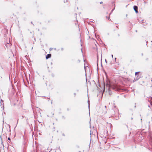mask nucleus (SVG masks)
<instances>
[{
	"label": "nucleus",
	"mask_w": 152,
	"mask_h": 152,
	"mask_svg": "<svg viewBox=\"0 0 152 152\" xmlns=\"http://www.w3.org/2000/svg\"><path fill=\"white\" fill-rule=\"evenodd\" d=\"M84 68H85V70H86V68H85V67H84ZM85 71H86V70H85Z\"/></svg>",
	"instance_id": "14"
},
{
	"label": "nucleus",
	"mask_w": 152,
	"mask_h": 152,
	"mask_svg": "<svg viewBox=\"0 0 152 152\" xmlns=\"http://www.w3.org/2000/svg\"><path fill=\"white\" fill-rule=\"evenodd\" d=\"M100 4H102V2H100Z\"/></svg>",
	"instance_id": "10"
},
{
	"label": "nucleus",
	"mask_w": 152,
	"mask_h": 152,
	"mask_svg": "<svg viewBox=\"0 0 152 152\" xmlns=\"http://www.w3.org/2000/svg\"><path fill=\"white\" fill-rule=\"evenodd\" d=\"M139 73V72H136L135 73V75H137V74H138V73Z\"/></svg>",
	"instance_id": "4"
},
{
	"label": "nucleus",
	"mask_w": 152,
	"mask_h": 152,
	"mask_svg": "<svg viewBox=\"0 0 152 152\" xmlns=\"http://www.w3.org/2000/svg\"><path fill=\"white\" fill-rule=\"evenodd\" d=\"M139 78V77L137 78V79H136L135 78L134 79V80L135 81H136V80H137Z\"/></svg>",
	"instance_id": "3"
},
{
	"label": "nucleus",
	"mask_w": 152,
	"mask_h": 152,
	"mask_svg": "<svg viewBox=\"0 0 152 152\" xmlns=\"http://www.w3.org/2000/svg\"><path fill=\"white\" fill-rule=\"evenodd\" d=\"M151 105L152 106V102H150Z\"/></svg>",
	"instance_id": "6"
},
{
	"label": "nucleus",
	"mask_w": 152,
	"mask_h": 152,
	"mask_svg": "<svg viewBox=\"0 0 152 152\" xmlns=\"http://www.w3.org/2000/svg\"><path fill=\"white\" fill-rule=\"evenodd\" d=\"M88 102H89V101H88V107H89V104L88 103Z\"/></svg>",
	"instance_id": "7"
},
{
	"label": "nucleus",
	"mask_w": 152,
	"mask_h": 152,
	"mask_svg": "<svg viewBox=\"0 0 152 152\" xmlns=\"http://www.w3.org/2000/svg\"><path fill=\"white\" fill-rule=\"evenodd\" d=\"M133 8L135 12L136 13H138V11L137 10L138 7L136 6H134L133 7Z\"/></svg>",
	"instance_id": "1"
},
{
	"label": "nucleus",
	"mask_w": 152,
	"mask_h": 152,
	"mask_svg": "<svg viewBox=\"0 0 152 152\" xmlns=\"http://www.w3.org/2000/svg\"><path fill=\"white\" fill-rule=\"evenodd\" d=\"M111 56H112V58H113V55H112H112H111Z\"/></svg>",
	"instance_id": "8"
},
{
	"label": "nucleus",
	"mask_w": 152,
	"mask_h": 152,
	"mask_svg": "<svg viewBox=\"0 0 152 152\" xmlns=\"http://www.w3.org/2000/svg\"><path fill=\"white\" fill-rule=\"evenodd\" d=\"M8 44V45H9V46H10V44H9V43H8V44Z\"/></svg>",
	"instance_id": "9"
},
{
	"label": "nucleus",
	"mask_w": 152,
	"mask_h": 152,
	"mask_svg": "<svg viewBox=\"0 0 152 152\" xmlns=\"http://www.w3.org/2000/svg\"><path fill=\"white\" fill-rule=\"evenodd\" d=\"M105 62H106V63H107V61H106V59L105 60Z\"/></svg>",
	"instance_id": "13"
},
{
	"label": "nucleus",
	"mask_w": 152,
	"mask_h": 152,
	"mask_svg": "<svg viewBox=\"0 0 152 152\" xmlns=\"http://www.w3.org/2000/svg\"><path fill=\"white\" fill-rule=\"evenodd\" d=\"M8 139L9 140H10V138H8Z\"/></svg>",
	"instance_id": "11"
},
{
	"label": "nucleus",
	"mask_w": 152,
	"mask_h": 152,
	"mask_svg": "<svg viewBox=\"0 0 152 152\" xmlns=\"http://www.w3.org/2000/svg\"><path fill=\"white\" fill-rule=\"evenodd\" d=\"M1 104H2V102H2L3 103V106L4 104H3V101H2L1 100Z\"/></svg>",
	"instance_id": "5"
},
{
	"label": "nucleus",
	"mask_w": 152,
	"mask_h": 152,
	"mask_svg": "<svg viewBox=\"0 0 152 152\" xmlns=\"http://www.w3.org/2000/svg\"><path fill=\"white\" fill-rule=\"evenodd\" d=\"M51 55L50 54H48L46 56V59H47L50 58L51 57Z\"/></svg>",
	"instance_id": "2"
},
{
	"label": "nucleus",
	"mask_w": 152,
	"mask_h": 152,
	"mask_svg": "<svg viewBox=\"0 0 152 152\" xmlns=\"http://www.w3.org/2000/svg\"><path fill=\"white\" fill-rule=\"evenodd\" d=\"M105 107L106 108V106H105Z\"/></svg>",
	"instance_id": "12"
}]
</instances>
